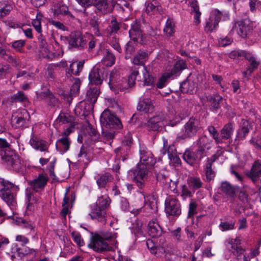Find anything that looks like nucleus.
<instances>
[{
    "mask_svg": "<svg viewBox=\"0 0 261 261\" xmlns=\"http://www.w3.org/2000/svg\"><path fill=\"white\" fill-rule=\"evenodd\" d=\"M116 238L114 233L100 231L93 234L91 232L89 248L98 253H104L112 250V246L109 242H114Z\"/></svg>",
    "mask_w": 261,
    "mask_h": 261,
    "instance_id": "nucleus-1",
    "label": "nucleus"
},
{
    "mask_svg": "<svg viewBox=\"0 0 261 261\" xmlns=\"http://www.w3.org/2000/svg\"><path fill=\"white\" fill-rule=\"evenodd\" d=\"M239 27L238 34L246 40L248 44H253L259 39V32L254 30V23L248 19H244L237 23Z\"/></svg>",
    "mask_w": 261,
    "mask_h": 261,
    "instance_id": "nucleus-2",
    "label": "nucleus"
},
{
    "mask_svg": "<svg viewBox=\"0 0 261 261\" xmlns=\"http://www.w3.org/2000/svg\"><path fill=\"white\" fill-rule=\"evenodd\" d=\"M206 138L202 137L196 141L198 148L194 151L190 148L186 149L182 155L184 161L191 166L199 164L201 160L206 155Z\"/></svg>",
    "mask_w": 261,
    "mask_h": 261,
    "instance_id": "nucleus-3",
    "label": "nucleus"
},
{
    "mask_svg": "<svg viewBox=\"0 0 261 261\" xmlns=\"http://www.w3.org/2000/svg\"><path fill=\"white\" fill-rule=\"evenodd\" d=\"M10 145L5 139L0 138V148L4 151L2 153V160L15 171H19L21 168V163L18 155L13 151H10Z\"/></svg>",
    "mask_w": 261,
    "mask_h": 261,
    "instance_id": "nucleus-4",
    "label": "nucleus"
},
{
    "mask_svg": "<svg viewBox=\"0 0 261 261\" xmlns=\"http://www.w3.org/2000/svg\"><path fill=\"white\" fill-rule=\"evenodd\" d=\"M15 185L11 182L0 178V197L12 209L16 205V195L13 192Z\"/></svg>",
    "mask_w": 261,
    "mask_h": 261,
    "instance_id": "nucleus-5",
    "label": "nucleus"
},
{
    "mask_svg": "<svg viewBox=\"0 0 261 261\" xmlns=\"http://www.w3.org/2000/svg\"><path fill=\"white\" fill-rule=\"evenodd\" d=\"M138 73V71H134L127 79H123L119 81H116L114 76L111 73L109 82L110 88L115 92H118L119 90L123 91L128 88L132 87L136 84L135 81Z\"/></svg>",
    "mask_w": 261,
    "mask_h": 261,
    "instance_id": "nucleus-6",
    "label": "nucleus"
},
{
    "mask_svg": "<svg viewBox=\"0 0 261 261\" xmlns=\"http://www.w3.org/2000/svg\"><path fill=\"white\" fill-rule=\"evenodd\" d=\"M150 168L144 164H138L135 169L129 171V174L133 181L140 189L145 187Z\"/></svg>",
    "mask_w": 261,
    "mask_h": 261,
    "instance_id": "nucleus-7",
    "label": "nucleus"
},
{
    "mask_svg": "<svg viewBox=\"0 0 261 261\" xmlns=\"http://www.w3.org/2000/svg\"><path fill=\"white\" fill-rule=\"evenodd\" d=\"M204 79L202 74H190L186 80L180 85V90L183 93L193 94L197 91L198 86L201 83Z\"/></svg>",
    "mask_w": 261,
    "mask_h": 261,
    "instance_id": "nucleus-8",
    "label": "nucleus"
},
{
    "mask_svg": "<svg viewBox=\"0 0 261 261\" xmlns=\"http://www.w3.org/2000/svg\"><path fill=\"white\" fill-rule=\"evenodd\" d=\"M200 128L199 120L195 118L191 117L185 124L182 133L178 134L177 139L180 141L191 138L196 136Z\"/></svg>",
    "mask_w": 261,
    "mask_h": 261,
    "instance_id": "nucleus-9",
    "label": "nucleus"
},
{
    "mask_svg": "<svg viewBox=\"0 0 261 261\" xmlns=\"http://www.w3.org/2000/svg\"><path fill=\"white\" fill-rule=\"evenodd\" d=\"M100 121L101 125L106 128L121 129L122 124L120 120L115 114L108 109H106L101 114Z\"/></svg>",
    "mask_w": 261,
    "mask_h": 261,
    "instance_id": "nucleus-10",
    "label": "nucleus"
},
{
    "mask_svg": "<svg viewBox=\"0 0 261 261\" xmlns=\"http://www.w3.org/2000/svg\"><path fill=\"white\" fill-rule=\"evenodd\" d=\"M61 39L64 41H67L71 47L79 49L84 48L87 42L86 37L79 31L71 33L69 37L61 36Z\"/></svg>",
    "mask_w": 261,
    "mask_h": 261,
    "instance_id": "nucleus-11",
    "label": "nucleus"
},
{
    "mask_svg": "<svg viewBox=\"0 0 261 261\" xmlns=\"http://www.w3.org/2000/svg\"><path fill=\"white\" fill-rule=\"evenodd\" d=\"M165 212L168 216L179 217L181 213L179 201L174 197H168L165 201Z\"/></svg>",
    "mask_w": 261,
    "mask_h": 261,
    "instance_id": "nucleus-12",
    "label": "nucleus"
},
{
    "mask_svg": "<svg viewBox=\"0 0 261 261\" xmlns=\"http://www.w3.org/2000/svg\"><path fill=\"white\" fill-rule=\"evenodd\" d=\"M226 246L228 250L236 257V261H250L244 254L245 249L241 246L239 240L231 239Z\"/></svg>",
    "mask_w": 261,
    "mask_h": 261,
    "instance_id": "nucleus-13",
    "label": "nucleus"
},
{
    "mask_svg": "<svg viewBox=\"0 0 261 261\" xmlns=\"http://www.w3.org/2000/svg\"><path fill=\"white\" fill-rule=\"evenodd\" d=\"M52 11L54 16L65 17L69 20H74V16L69 11L68 7L63 2L54 4L52 6Z\"/></svg>",
    "mask_w": 261,
    "mask_h": 261,
    "instance_id": "nucleus-14",
    "label": "nucleus"
},
{
    "mask_svg": "<svg viewBox=\"0 0 261 261\" xmlns=\"http://www.w3.org/2000/svg\"><path fill=\"white\" fill-rule=\"evenodd\" d=\"M248 177L251 181L256 185L258 188V190L260 192L261 186L259 185L260 183L261 180V161H255L250 170V171L247 174Z\"/></svg>",
    "mask_w": 261,
    "mask_h": 261,
    "instance_id": "nucleus-15",
    "label": "nucleus"
},
{
    "mask_svg": "<svg viewBox=\"0 0 261 261\" xmlns=\"http://www.w3.org/2000/svg\"><path fill=\"white\" fill-rule=\"evenodd\" d=\"M222 16L221 12L217 10L213 11L208 19L206 20L204 30L206 32L211 33L218 27Z\"/></svg>",
    "mask_w": 261,
    "mask_h": 261,
    "instance_id": "nucleus-16",
    "label": "nucleus"
},
{
    "mask_svg": "<svg viewBox=\"0 0 261 261\" xmlns=\"http://www.w3.org/2000/svg\"><path fill=\"white\" fill-rule=\"evenodd\" d=\"M238 189V187L234 186L226 181L222 182L220 188V191L231 201L236 197Z\"/></svg>",
    "mask_w": 261,
    "mask_h": 261,
    "instance_id": "nucleus-17",
    "label": "nucleus"
},
{
    "mask_svg": "<svg viewBox=\"0 0 261 261\" xmlns=\"http://www.w3.org/2000/svg\"><path fill=\"white\" fill-rule=\"evenodd\" d=\"M251 129H252L251 123L247 120L242 119L239 128L237 131L235 141L239 142L245 140Z\"/></svg>",
    "mask_w": 261,
    "mask_h": 261,
    "instance_id": "nucleus-18",
    "label": "nucleus"
},
{
    "mask_svg": "<svg viewBox=\"0 0 261 261\" xmlns=\"http://www.w3.org/2000/svg\"><path fill=\"white\" fill-rule=\"evenodd\" d=\"M140 164L151 167L156 163V160L153 157L152 153L146 148L142 147L140 149Z\"/></svg>",
    "mask_w": 261,
    "mask_h": 261,
    "instance_id": "nucleus-19",
    "label": "nucleus"
},
{
    "mask_svg": "<svg viewBox=\"0 0 261 261\" xmlns=\"http://www.w3.org/2000/svg\"><path fill=\"white\" fill-rule=\"evenodd\" d=\"M129 35L130 40L134 41H138V40L140 39V43H142L143 34L140 21L135 20L131 24V28L129 31Z\"/></svg>",
    "mask_w": 261,
    "mask_h": 261,
    "instance_id": "nucleus-20",
    "label": "nucleus"
},
{
    "mask_svg": "<svg viewBox=\"0 0 261 261\" xmlns=\"http://www.w3.org/2000/svg\"><path fill=\"white\" fill-rule=\"evenodd\" d=\"M91 209L89 215L92 219L96 220L103 224L106 222L107 216L106 210L93 205L91 206Z\"/></svg>",
    "mask_w": 261,
    "mask_h": 261,
    "instance_id": "nucleus-21",
    "label": "nucleus"
},
{
    "mask_svg": "<svg viewBox=\"0 0 261 261\" xmlns=\"http://www.w3.org/2000/svg\"><path fill=\"white\" fill-rule=\"evenodd\" d=\"M47 181L46 176L40 174L37 178L30 182V185L35 192H38L43 190Z\"/></svg>",
    "mask_w": 261,
    "mask_h": 261,
    "instance_id": "nucleus-22",
    "label": "nucleus"
},
{
    "mask_svg": "<svg viewBox=\"0 0 261 261\" xmlns=\"http://www.w3.org/2000/svg\"><path fill=\"white\" fill-rule=\"evenodd\" d=\"M88 78L91 84L100 85L103 80L102 71L100 69L93 68L90 72Z\"/></svg>",
    "mask_w": 261,
    "mask_h": 261,
    "instance_id": "nucleus-23",
    "label": "nucleus"
},
{
    "mask_svg": "<svg viewBox=\"0 0 261 261\" xmlns=\"http://www.w3.org/2000/svg\"><path fill=\"white\" fill-rule=\"evenodd\" d=\"M93 6L96 8L98 12L103 14L111 13L114 9L113 2L109 5L107 0H96Z\"/></svg>",
    "mask_w": 261,
    "mask_h": 261,
    "instance_id": "nucleus-24",
    "label": "nucleus"
},
{
    "mask_svg": "<svg viewBox=\"0 0 261 261\" xmlns=\"http://www.w3.org/2000/svg\"><path fill=\"white\" fill-rule=\"evenodd\" d=\"M148 233L152 238H163V229L159 224L155 221H150L148 224Z\"/></svg>",
    "mask_w": 261,
    "mask_h": 261,
    "instance_id": "nucleus-25",
    "label": "nucleus"
},
{
    "mask_svg": "<svg viewBox=\"0 0 261 261\" xmlns=\"http://www.w3.org/2000/svg\"><path fill=\"white\" fill-rule=\"evenodd\" d=\"M146 12L149 15L162 14L163 10L162 6L156 0L146 3Z\"/></svg>",
    "mask_w": 261,
    "mask_h": 261,
    "instance_id": "nucleus-26",
    "label": "nucleus"
},
{
    "mask_svg": "<svg viewBox=\"0 0 261 261\" xmlns=\"http://www.w3.org/2000/svg\"><path fill=\"white\" fill-rule=\"evenodd\" d=\"M148 58L147 51L145 50H139L134 56L132 63L135 65L145 66V63Z\"/></svg>",
    "mask_w": 261,
    "mask_h": 261,
    "instance_id": "nucleus-27",
    "label": "nucleus"
},
{
    "mask_svg": "<svg viewBox=\"0 0 261 261\" xmlns=\"http://www.w3.org/2000/svg\"><path fill=\"white\" fill-rule=\"evenodd\" d=\"M165 240L164 238L159 239V245H155L152 240L148 239L146 241V245L148 249L150 251L151 253L154 254L157 253L158 251H161L164 250V245Z\"/></svg>",
    "mask_w": 261,
    "mask_h": 261,
    "instance_id": "nucleus-28",
    "label": "nucleus"
},
{
    "mask_svg": "<svg viewBox=\"0 0 261 261\" xmlns=\"http://www.w3.org/2000/svg\"><path fill=\"white\" fill-rule=\"evenodd\" d=\"M103 58L101 63L105 66L111 67L115 64L116 58L111 50L109 49H104L102 50Z\"/></svg>",
    "mask_w": 261,
    "mask_h": 261,
    "instance_id": "nucleus-29",
    "label": "nucleus"
},
{
    "mask_svg": "<svg viewBox=\"0 0 261 261\" xmlns=\"http://www.w3.org/2000/svg\"><path fill=\"white\" fill-rule=\"evenodd\" d=\"M84 60L80 61L78 62H73L70 65V67L66 71V75L68 77L72 74L75 75H79L80 72L82 70L84 66Z\"/></svg>",
    "mask_w": 261,
    "mask_h": 261,
    "instance_id": "nucleus-30",
    "label": "nucleus"
},
{
    "mask_svg": "<svg viewBox=\"0 0 261 261\" xmlns=\"http://www.w3.org/2000/svg\"><path fill=\"white\" fill-rule=\"evenodd\" d=\"M70 146V141L68 137H62L59 139L56 144L57 150L63 154L69 150Z\"/></svg>",
    "mask_w": 261,
    "mask_h": 261,
    "instance_id": "nucleus-31",
    "label": "nucleus"
},
{
    "mask_svg": "<svg viewBox=\"0 0 261 261\" xmlns=\"http://www.w3.org/2000/svg\"><path fill=\"white\" fill-rule=\"evenodd\" d=\"M30 144L34 149L38 150L40 151L48 152V146L46 141L35 138H31L30 141Z\"/></svg>",
    "mask_w": 261,
    "mask_h": 261,
    "instance_id": "nucleus-32",
    "label": "nucleus"
},
{
    "mask_svg": "<svg viewBox=\"0 0 261 261\" xmlns=\"http://www.w3.org/2000/svg\"><path fill=\"white\" fill-rule=\"evenodd\" d=\"M137 109L145 113H151L154 109L153 101L149 98H144L139 101Z\"/></svg>",
    "mask_w": 261,
    "mask_h": 261,
    "instance_id": "nucleus-33",
    "label": "nucleus"
},
{
    "mask_svg": "<svg viewBox=\"0 0 261 261\" xmlns=\"http://www.w3.org/2000/svg\"><path fill=\"white\" fill-rule=\"evenodd\" d=\"M187 68L186 61L179 60L176 61L170 72L168 73L169 76L179 75L181 72Z\"/></svg>",
    "mask_w": 261,
    "mask_h": 261,
    "instance_id": "nucleus-34",
    "label": "nucleus"
},
{
    "mask_svg": "<svg viewBox=\"0 0 261 261\" xmlns=\"http://www.w3.org/2000/svg\"><path fill=\"white\" fill-rule=\"evenodd\" d=\"M163 119L160 116H153L145 124L148 130L157 131L161 127L160 123Z\"/></svg>",
    "mask_w": 261,
    "mask_h": 261,
    "instance_id": "nucleus-35",
    "label": "nucleus"
},
{
    "mask_svg": "<svg viewBox=\"0 0 261 261\" xmlns=\"http://www.w3.org/2000/svg\"><path fill=\"white\" fill-rule=\"evenodd\" d=\"M97 184L99 188H105L106 185L113 180V176L108 172L98 174L95 177Z\"/></svg>",
    "mask_w": 261,
    "mask_h": 261,
    "instance_id": "nucleus-36",
    "label": "nucleus"
},
{
    "mask_svg": "<svg viewBox=\"0 0 261 261\" xmlns=\"http://www.w3.org/2000/svg\"><path fill=\"white\" fill-rule=\"evenodd\" d=\"M100 90L97 87H91L87 91L85 100L94 104L99 96Z\"/></svg>",
    "mask_w": 261,
    "mask_h": 261,
    "instance_id": "nucleus-37",
    "label": "nucleus"
},
{
    "mask_svg": "<svg viewBox=\"0 0 261 261\" xmlns=\"http://www.w3.org/2000/svg\"><path fill=\"white\" fill-rule=\"evenodd\" d=\"M163 147L161 150L163 154H168L169 159H172L174 154L175 153L176 149L174 145L172 144H168V140L165 138H163Z\"/></svg>",
    "mask_w": 261,
    "mask_h": 261,
    "instance_id": "nucleus-38",
    "label": "nucleus"
},
{
    "mask_svg": "<svg viewBox=\"0 0 261 261\" xmlns=\"http://www.w3.org/2000/svg\"><path fill=\"white\" fill-rule=\"evenodd\" d=\"M98 18L96 15H91L89 19L85 22L86 24L89 25L92 29L94 34L97 36H101V33L99 29Z\"/></svg>",
    "mask_w": 261,
    "mask_h": 261,
    "instance_id": "nucleus-39",
    "label": "nucleus"
},
{
    "mask_svg": "<svg viewBox=\"0 0 261 261\" xmlns=\"http://www.w3.org/2000/svg\"><path fill=\"white\" fill-rule=\"evenodd\" d=\"M234 124L229 122L223 127L220 132V135L224 140H227L231 138L234 131Z\"/></svg>",
    "mask_w": 261,
    "mask_h": 261,
    "instance_id": "nucleus-40",
    "label": "nucleus"
},
{
    "mask_svg": "<svg viewBox=\"0 0 261 261\" xmlns=\"http://www.w3.org/2000/svg\"><path fill=\"white\" fill-rule=\"evenodd\" d=\"M207 101L211 103V108L213 111H217L221 108L220 102L223 100V97L218 94L214 96H210L207 97Z\"/></svg>",
    "mask_w": 261,
    "mask_h": 261,
    "instance_id": "nucleus-41",
    "label": "nucleus"
},
{
    "mask_svg": "<svg viewBox=\"0 0 261 261\" xmlns=\"http://www.w3.org/2000/svg\"><path fill=\"white\" fill-rule=\"evenodd\" d=\"M12 7L8 1H2L0 2V19L3 18L9 14Z\"/></svg>",
    "mask_w": 261,
    "mask_h": 261,
    "instance_id": "nucleus-42",
    "label": "nucleus"
},
{
    "mask_svg": "<svg viewBox=\"0 0 261 261\" xmlns=\"http://www.w3.org/2000/svg\"><path fill=\"white\" fill-rule=\"evenodd\" d=\"M111 199L107 195H102L98 197L96 202L93 204L97 205V207L106 210L109 206Z\"/></svg>",
    "mask_w": 261,
    "mask_h": 261,
    "instance_id": "nucleus-43",
    "label": "nucleus"
},
{
    "mask_svg": "<svg viewBox=\"0 0 261 261\" xmlns=\"http://www.w3.org/2000/svg\"><path fill=\"white\" fill-rule=\"evenodd\" d=\"M114 8L121 12H124L126 10H130L131 7L129 3L125 0H118L116 2H113Z\"/></svg>",
    "mask_w": 261,
    "mask_h": 261,
    "instance_id": "nucleus-44",
    "label": "nucleus"
},
{
    "mask_svg": "<svg viewBox=\"0 0 261 261\" xmlns=\"http://www.w3.org/2000/svg\"><path fill=\"white\" fill-rule=\"evenodd\" d=\"M189 187L192 190H196L200 188L203 185L202 182L199 177H191L188 180Z\"/></svg>",
    "mask_w": 261,
    "mask_h": 261,
    "instance_id": "nucleus-45",
    "label": "nucleus"
},
{
    "mask_svg": "<svg viewBox=\"0 0 261 261\" xmlns=\"http://www.w3.org/2000/svg\"><path fill=\"white\" fill-rule=\"evenodd\" d=\"M138 42L139 41H134V40H130L127 43L125 49L126 54L125 59H129L130 56L135 53Z\"/></svg>",
    "mask_w": 261,
    "mask_h": 261,
    "instance_id": "nucleus-46",
    "label": "nucleus"
},
{
    "mask_svg": "<svg viewBox=\"0 0 261 261\" xmlns=\"http://www.w3.org/2000/svg\"><path fill=\"white\" fill-rule=\"evenodd\" d=\"M133 143V139L132 134L128 132L127 134L124 137V138L122 140V145L124 146L123 147H120V148H117L116 149V151L117 152L119 151L121 153L122 151L126 149H128V147H129Z\"/></svg>",
    "mask_w": 261,
    "mask_h": 261,
    "instance_id": "nucleus-47",
    "label": "nucleus"
},
{
    "mask_svg": "<svg viewBox=\"0 0 261 261\" xmlns=\"http://www.w3.org/2000/svg\"><path fill=\"white\" fill-rule=\"evenodd\" d=\"M43 94L44 96L46 97V102L48 106L51 107H55L59 105V99L56 98L52 93L48 91L44 93Z\"/></svg>",
    "mask_w": 261,
    "mask_h": 261,
    "instance_id": "nucleus-48",
    "label": "nucleus"
},
{
    "mask_svg": "<svg viewBox=\"0 0 261 261\" xmlns=\"http://www.w3.org/2000/svg\"><path fill=\"white\" fill-rule=\"evenodd\" d=\"M11 100L12 102H23L28 101V97L24 94L22 91H19L16 93L11 96Z\"/></svg>",
    "mask_w": 261,
    "mask_h": 261,
    "instance_id": "nucleus-49",
    "label": "nucleus"
},
{
    "mask_svg": "<svg viewBox=\"0 0 261 261\" xmlns=\"http://www.w3.org/2000/svg\"><path fill=\"white\" fill-rule=\"evenodd\" d=\"M245 59L250 63L249 66L247 68V71H249V75H250L257 68L259 63L256 61L255 58L249 53Z\"/></svg>",
    "mask_w": 261,
    "mask_h": 261,
    "instance_id": "nucleus-50",
    "label": "nucleus"
},
{
    "mask_svg": "<svg viewBox=\"0 0 261 261\" xmlns=\"http://www.w3.org/2000/svg\"><path fill=\"white\" fill-rule=\"evenodd\" d=\"M143 75L144 85L146 86H152L154 85V77L146 70V67H144Z\"/></svg>",
    "mask_w": 261,
    "mask_h": 261,
    "instance_id": "nucleus-51",
    "label": "nucleus"
},
{
    "mask_svg": "<svg viewBox=\"0 0 261 261\" xmlns=\"http://www.w3.org/2000/svg\"><path fill=\"white\" fill-rule=\"evenodd\" d=\"M58 120L63 123L74 124V118L68 113H61L58 117Z\"/></svg>",
    "mask_w": 261,
    "mask_h": 261,
    "instance_id": "nucleus-52",
    "label": "nucleus"
},
{
    "mask_svg": "<svg viewBox=\"0 0 261 261\" xmlns=\"http://www.w3.org/2000/svg\"><path fill=\"white\" fill-rule=\"evenodd\" d=\"M23 116H14L13 115L12 117V121H15L16 124V127H21L22 126L25 122L26 117H24L25 115H28V113L27 111L25 110L23 111Z\"/></svg>",
    "mask_w": 261,
    "mask_h": 261,
    "instance_id": "nucleus-53",
    "label": "nucleus"
},
{
    "mask_svg": "<svg viewBox=\"0 0 261 261\" xmlns=\"http://www.w3.org/2000/svg\"><path fill=\"white\" fill-rule=\"evenodd\" d=\"M28 208L33 204L39 201V198L37 196L36 192L27 193Z\"/></svg>",
    "mask_w": 261,
    "mask_h": 261,
    "instance_id": "nucleus-54",
    "label": "nucleus"
},
{
    "mask_svg": "<svg viewBox=\"0 0 261 261\" xmlns=\"http://www.w3.org/2000/svg\"><path fill=\"white\" fill-rule=\"evenodd\" d=\"M164 32L168 36H172L174 33V23L170 19H168L166 21Z\"/></svg>",
    "mask_w": 261,
    "mask_h": 261,
    "instance_id": "nucleus-55",
    "label": "nucleus"
},
{
    "mask_svg": "<svg viewBox=\"0 0 261 261\" xmlns=\"http://www.w3.org/2000/svg\"><path fill=\"white\" fill-rule=\"evenodd\" d=\"M42 17V15L41 13H37L36 15V18L33 19L32 22V25L35 29L36 31L40 34H41L42 32L41 25V20Z\"/></svg>",
    "mask_w": 261,
    "mask_h": 261,
    "instance_id": "nucleus-56",
    "label": "nucleus"
},
{
    "mask_svg": "<svg viewBox=\"0 0 261 261\" xmlns=\"http://www.w3.org/2000/svg\"><path fill=\"white\" fill-rule=\"evenodd\" d=\"M82 110H83L84 115H88L92 111L94 108V104L84 100V102H81V105Z\"/></svg>",
    "mask_w": 261,
    "mask_h": 261,
    "instance_id": "nucleus-57",
    "label": "nucleus"
},
{
    "mask_svg": "<svg viewBox=\"0 0 261 261\" xmlns=\"http://www.w3.org/2000/svg\"><path fill=\"white\" fill-rule=\"evenodd\" d=\"M249 53L243 50H234L230 54V57L232 59H245Z\"/></svg>",
    "mask_w": 261,
    "mask_h": 261,
    "instance_id": "nucleus-58",
    "label": "nucleus"
},
{
    "mask_svg": "<svg viewBox=\"0 0 261 261\" xmlns=\"http://www.w3.org/2000/svg\"><path fill=\"white\" fill-rule=\"evenodd\" d=\"M82 8H88L94 5L96 0H75Z\"/></svg>",
    "mask_w": 261,
    "mask_h": 261,
    "instance_id": "nucleus-59",
    "label": "nucleus"
},
{
    "mask_svg": "<svg viewBox=\"0 0 261 261\" xmlns=\"http://www.w3.org/2000/svg\"><path fill=\"white\" fill-rule=\"evenodd\" d=\"M72 237L75 243L79 246H82L84 244L83 240L81 238L80 233L77 231H73L71 233Z\"/></svg>",
    "mask_w": 261,
    "mask_h": 261,
    "instance_id": "nucleus-60",
    "label": "nucleus"
},
{
    "mask_svg": "<svg viewBox=\"0 0 261 261\" xmlns=\"http://www.w3.org/2000/svg\"><path fill=\"white\" fill-rule=\"evenodd\" d=\"M168 75V73L166 75L165 74L163 75L159 79L158 82L156 83V87L160 89H162L164 87L167 83V79L169 77Z\"/></svg>",
    "mask_w": 261,
    "mask_h": 261,
    "instance_id": "nucleus-61",
    "label": "nucleus"
},
{
    "mask_svg": "<svg viewBox=\"0 0 261 261\" xmlns=\"http://www.w3.org/2000/svg\"><path fill=\"white\" fill-rule=\"evenodd\" d=\"M234 223L233 222H221L219 227L222 231H226L233 229Z\"/></svg>",
    "mask_w": 261,
    "mask_h": 261,
    "instance_id": "nucleus-62",
    "label": "nucleus"
},
{
    "mask_svg": "<svg viewBox=\"0 0 261 261\" xmlns=\"http://www.w3.org/2000/svg\"><path fill=\"white\" fill-rule=\"evenodd\" d=\"M197 207V204L196 202L193 201L190 202L188 212V218H190L196 214Z\"/></svg>",
    "mask_w": 261,
    "mask_h": 261,
    "instance_id": "nucleus-63",
    "label": "nucleus"
},
{
    "mask_svg": "<svg viewBox=\"0 0 261 261\" xmlns=\"http://www.w3.org/2000/svg\"><path fill=\"white\" fill-rule=\"evenodd\" d=\"M111 33H117L120 29V23L116 20L113 19L109 25Z\"/></svg>",
    "mask_w": 261,
    "mask_h": 261,
    "instance_id": "nucleus-64",
    "label": "nucleus"
}]
</instances>
